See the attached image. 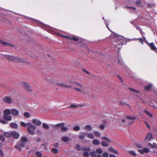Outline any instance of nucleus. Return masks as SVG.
Returning a JSON list of instances; mask_svg holds the SVG:
<instances>
[{"instance_id": "obj_1", "label": "nucleus", "mask_w": 157, "mask_h": 157, "mask_svg": "<svg viewBox=\"0 0 157 157\" xmlns=\"http://www.w3.org/2000/svg\"><path fill=\"white\" fill-rule=\"evenodd\" d=\"M125 41V38L123 36L116 33L115 34L114 40H113L112 43L117 47L118 45L120 46L123 44Z\"/></svg>"}, {"instance_id": "obj_2", "label": "nucleus", "mask_w": 157, "mask_h": 157, "mask_svg": "<svg viewBox=\"0 0 157 157\" xmlns=\"http://www.w3.org/2000/svg\"><path fill=\"white\" fill-rule=\"evenodd\" d=\"M5 57L6 58L8 59V60L12 61L14 62L24 63L25 62V59L12 56L6 55L5 56Z\"/></svg>"}, {"instance_id": "obj_3", "label": "nucleus", "mask_w": 157, "mask_h": 157, "mask_svg": "<svg viewBox=\"0 0 157 157\" xmlns=\"http://www.w3.org/2000/svg\"><path fill=\"white\" fill-rule=\"evenodd\" d=\"M3 117L4 119L8 121H10L12 119V117L10 115V109H5L3 111Z\"/></svg>"}, {"instance_id": "obj_4", "label": "nucleus", "mask_w": 157, "mask_h": 157, "mask_svg": "<svg viewBox=\"0 0 157 157\" xmlns=\"http://www.w3.org/2000/svg\"><path fill=\"white\" fill-rule=\"evenodd\" d=\"M28 131L29 133L31 135H33L35 133V129L36 128V126L33 125L30 123H27Z\"/></svg>"}, {"instance_id": "obj_5", "label": "nucleus", "mask_w": 157, "mask_h": 157, "mask_svg": "<svg viewBox=\"0 0 157 157\" xmlns=\"http://www.w3.org/2000/svg\"><path fill=\"white\" fill-rule=\"evenodd\" d=\"M28 140V138L25 136H24L21 138V140L18 142V144L22 147H24Z\"/></svg>"}, {"instance_id": "obj_6", "label": "nucleus", "mask_w": 157, "mask_h": 157, "mask_svg": "<svg viewBox=\"0 0 157 157\" xmlns=\"http://www.w3.org/2000/svg\"><path fill=\"white\" fill-rule=\"evenodd\" d=\"M22 84L24 88L27 90L29 92H31L32 91V88L29 83L24 82H22Z\"/></svg>"}, {"instance_id": "obj_7", "label": "nucleus", "mask_w": 157, "mask_h": 157, "mask_svg": "<svg viewBox=\"0 0 157 157\" xmlns=\"http://www.w3.org/2000/svg\"><path fill=\"white\" fill-rule=\"evenodd\" d=\"M10 113L12 114L13 115L17 116L18 115L19 113V111L16 109L14 108L10 109Z\"/></svg>"}, {"instance_id": "obj_8", "label": "nucleus", "mask_w": 157, "mask_h": 157, "mask_svg": "<svg viewBox=\"0 0 157 157\" xmlns=\"http://www.w3.org/2000/svg\"><path fill=\"white\" fill-rule=\"evenodd\" d=\"M0 43L4 46H9L14 47L15 46L11 44L10 43L6 42L0 40Z\"/></svg>"}, {"instance_id": "obj_9", "label": "nucleus", "mask_w": 157, "mask_h": 157, "mask_svg": "<svg viewBox=\"0 0 157 157\" xmlns=\"http://www.w3.org/2000/svg\"><path fill=\"white\" fill-rule=\"evenodd\" d=\"M148 44V46L151 48V49L157 53V49L154 44L153 43Z\"/></svg>"}, {"instance_id": "obj_10", "label": "nucleus", "mask_w": 157, "mask_h": 157, "mask_svg": "<svg viewBox=\"0 0 157 157\" xmlns=\"http://www.w3.org/2000/svg\"><path fill=\"white\" fill-rule=\"evenodd\" d=\"M12 136L15 139H18L20 136L19 133L16 131L12 132Z\"/></svg>"}, {"instance_id": "obj_11", "label": "nucleus", "mask_w": 157, "mask_h": 157, "mask_svg": "<svg viewBox=\"0 0 157 157\" xmlns=\"http://www.w3.org/2000/svg\"><path fill=\"white\" fill-rule=\"evenodd\" d=\"M138 151L142 154H144L145 152H148L149 151V149L146 147L144 148L143 149H139Z\"/></svg>"}, {"instance_id": "obj_12", "label": "nucleus", "mask_w": 157, "mask_h": 157, "mask_svg": "<svg viewBox=\"0 0 157 157\" xmlns=\"http://www.w3.org/2000/svg\"><path fill=\"white\" fill-rule=\"evenodd\" d=\"M32 121L33 123L37 125H40L41 124V121L38 119H33Z\"/></svg>"}, {"instance_id": "obj_13", "label": "nucleus", "mask_w": 157, "mask_h": 157, "mask_svg": "<svg viewBox=\"0 0 157 157\" xmlns=\"http://www.w3.org/2000/svg\"><path fill=\"white\" fill-rule=\"evenodd\" d=\"M85 105V104L83 103V104H76V105L75 104H72L71 105V107L72 108L78 107H83Z\"/></svg>"}, {"instance_id": "obj_14", "label": "nucleus", "mask_w": 157, "mask_h": 157, "mask_svg": "<svg viewBox=\"0 0 157 157\" xmlns=\"http://www.w3.org/2000/svg\"><path fill=\"white\" fill-rule=\"evenodd\" d=\"M152 139V134L150 132L148 133L145 137V139L149 141Z\"/></svg>"}, {"instance_id": "obj_15", "label": "nucleus", "mask_w": 157, "mask_h": 157, "mask_svg": "<svg viewBox=\"0 0 157 157\" xmlns=\"http://www.w3.org/2000/svg\"><path fill=\"white\" fill-rule=\"evenodd\" d=\"M65 125V124L64 123H60L59 124H57L55 125L53 124H51V125L52 126L54 127L55 128H56V127H62L63 126Z\"/></svg>"}, {"instance_id": "obj_16", "label": "nucleus", "mask_w": 157, "mask_h": 157, "mask_svg": "<svg viewBox=\"0 0 157 157\" xmlns=\"http://www.w3.org/2000/svg\"><path fill=\"white\" fill-rule=\"evenodd\" d=\"M4 101L7 103H11L12 99L10 97H6L3 98Z\"/></svg>"}, {"instance_id": "obj_17", "label": "nucleus", "mask_w": 157, "mask_h": 157, "mask_svg": "<svg viewBox=\"0 0 157 157\" xmlns=\"http://www.w3.org/2000/svg\"><path fill=\"white\" fill-rule=\"evenodd\" d=\"M148 146L152 148H157V144L155 143H153L152 144L151 143H148Z\"/></svg>"}, {"instance_id": "obj_18", "label": "nucleus", "mask_w": 157, "mask_h": 157, "mask_svg": "<svg viewBox=\"0 0 157 157\" xmlns=\"http://www.w3.org/2000/svg\"><path fill=\"white\" fill-rule=\"evenodd\" d=\"M117 60L118 61V63H121L122 64H123V63H122V59L121 56L119 55V54H118L117 56Z\"/></svg>"}, {"instance_id": "obj_19", "label": "nucleus", "mask_w": 157, "mask_h": 157, "mask_svg": "<svg viewBox=\"0 0 157 157\" xmlns=\"http://www.w3.org/2000/svg\"><path fill=\"white\" fill-rule=\"evenodd\" d=\"M3 135L4 136L7 137H10L12 136V132H5L4 133Z\"/></svg>"}, {"instance_id": "obj_20", "label": "nucleus", "mask_w": 157, "mask_h": 157, "mask_svg": "<svg viewBox=\"0 0 157 157\" xmlns=\"http://www.w3.org/2000/svg\"><path fill=\"white\" fill-rule=\"evenodd\" d=\"M86 135L88 136V134L86 132L83 133L79 135V137L80 139L82 140L84 138L85 136Z\"/></svg>"}, {"instance_id": "obj_21", "label": "nucleus", "mask_w": 157, "mask_h": 157, "mask_svg": "<svg viewBox=\"0 0 157 157\" xmlns=\"http://www.w3.org/2000/svg\"><path fill=\"white\" fill-rule=\"evenodd\" d=\"M138 39L139 40L140 42L142 44H143L144 42H147V43H148L145 37H144L143 38H139Z\"/></svg>"}, {"instance_id": "obj_22", "label": "nucleus", "mask_w": 157, "mask_h": 157, "mask_svg": "<svg viewBox=\"0 0 157 157\" xmlns=\"http://www.w3.org/2000/svg\"><path fill=\"white\" fill-rule=\"evenodd\" d=\"M10 127L13 128H17L18 127L17 125L15 123H11L10 124Z\"/></svg>"}, {"instance_id": "obj_23", "label": "nucleus", "mask_w": 157, "mask_h": 157, "mask_svg": "<svg viewBox=\"0 0 157 157\" xmlns=\"http://www.w3.org/2000/svg\"><path fill=\"white\" fill-rule=\"evenodd\" d=\"M109 150L111 152H113L116 154H119L118 151L117 150H116L115 149H114L112 147H110Z\"/></svg>"}, {"instance_id": "obj_24", "label": "nucleus", "mask_w": 157, "mask_h": 157, "mask_svg": "<svg viewBox=\"0 0 157 157\" xmlns=\"http://www.w3.org/2000/svg\"><path fill=\"white\" fill-rule=\"evenodd\" d=\"M93 144L95 145H97L99 144L100 143V141L97 139H94L93 140Z\"/></svg>"}, {"instance_id": "obj_25", "label": "nucleus", "mask_w": 157, "mask_h": 157, "mask_svg": "<svg viewBox=\"0 0 157 157\" xmlns=\"http://www.w3.org/2000/svg\"><path fill=\"white\" fill-rule=\"evenodd\" d=\"M152 86V84L151 83L147 85L145 87V89L146 90H149L151 88Z\"/></svg>"}, {"instance_id": "obj_26", "label": "nucleus", "mask_w": 157, "mask_h": 157, "mask_svg": "<svg viewBox=\"0 0 157 157\" xmlns=\"http://www.w3.org/2000/svg\"><path fill=\"white\" fill-rule=\"evenodd\" d=\"M62 140L64 142H67L69 140V138L67 136L63 137L62 139Z\"/></svg>"}, {"instance_id": "obj_27", "label": "nucleus", "mask_w": 157, "mask_h": 157, "mask_svg": "<svg viewBox=\"0 0 157 157\" xmlns=\"http://www.w3.org/2000/svg\"><path fill=\"white\" fill-rule=\"evenodd\" d=\"M21 146L20 145H19L18 144V142L17 143V144L15 146V148H16L17 149L20 150V151L21 150Z\"/></svg>"}, {"instance_id": "obj_28", "label": "nucleus", "mask_w": 157, "mask_h": 157, "mask_svg": "<svg viewBox=\"0 0 157 157\" xmlns=\"http://www.w3.org/2000/svg\"><path fill=\"white\" fill-rule=\"evenodd\" d=\"M103 19L104 20V22L106 25V27H107V28H108V29H109V30L111 32V31L110 30V29H109V27L108 22V21H107L105 20L104 19V17H103Z\"/></svg>"}, {"instance_id": "obj_29", "label": "nucleus", "mask_w": 157, "mask_h": 157, "mask_svg": "<svg viewBox=\"0 0 157 157\" xmlns=\"http://www.w3.org/2000/svg\"><path fill=\"white\" fill-rule=\"evenodd\" d=\"M51 151L54 154H57L58 152V149L55 148H52Z\"/></svg>"}, {"instance_id": "obj_30", "label": "nucleus", "mask_w": 157, "mask_h": 157, "mask_svg": "<svg viewBox=\"0 0 157 157\" xmlns=\"http://www.w3.org/2000/svg\"><path fill=\"white\" fill-rule=\"evenodd\" d=\"M94 134L95 136L98 137H99L101 136V134L98 131H95L94 132Z\"/></svg>"}, {"instance_id": "obj_31", "label": "nucleus", "mask_w": 157, "mask_h": 157, "mask_svg": "<svg viewBox=\"0 0 157 157\" xmlns=\"http://www.w3.org/2000/svg\"><path fill=\"white\" fill-rule=\"evenodd\" d=\"M35 153H36V155L38 157H42V153L40 151H36L35 152Z\"/></svg>"}, {"instance_id": "obj_32", "label": "nucleus", "mask_w": 157, "mask_h": 157, "mask_svg": "<svg viewBox=\"0 0 157 157\" xmlns=\"http://www.w3.org/2000/svg\"><path fill=\"white\" fill-rule=\"evenodd\" d=\"M0 122L3 124H7L8 122L6 120L3 119H0Z\"/></svg>"}, {"instance_id": "obj_33", "label": "nucleus", "mask_w": 157, "mask_h": 157, "mask_svg": "<svg viewBox=\"0 0 157 157\" xmlns=\"http://www.w3.org/2000/svg\"><path fill=\"white\" fill-rule=\"evenodd\" d=\"M90 154L93 157H96L97 155V152L95 151L90 152Z\"/></svg>"}, {"instance_id": "obj_34", "label": "nucleus", "mask_w": 157, "mask_h": 157, "mask_svg": "<svg viewBox=\"0 0 157 157\" xmlns=\"http://www.w3.org/2000/svg\"><path fill=\"white\" fill-rule=\"evenodd\" d=\"M133 2L136 5H140L141 3V1L140 0H136Z\"/></svg>"}, {"instance_id": "obj_35", "label": "nucleus", "mask_w": 157, "mask_h": 157, "mask_svg": "<svg viewBox=\"0 0 157 157\" xmlns=\"http://www.w3.org/2000/svg\"><path fill=\"white\" fill-rule=\"evenodd\" d=\"M101 144L103 146H108V143L105 141H102Z\"/></svg>"}, {"instance_id": "obj_36", "label": "nucleus", "mask_w": 157, "mask_h": 157, "mask_svg": "<svg viewBox=\"0 0 157 157\" xmlns=\"http://www.w3.org/2000/svg\"><path fill=\"white\" fill-rule=\"evenodd\" d=\"M61 36H63L64 38L67 39L71 40V36L66 35H60Z\"/></svg>"}, {"instance_id": "obj_37", "label": "nucleus", "mask_w": 157, "mask_h": 157, "mask_svg": "<svg viewBox=\"0 0 157 157\" xmlns=\"http://www.w3.org/2000/svg\"><path fill=\"white\" fill-rule=\"evenodd\" d=\"M75 148L78 151H80L81 150V147L78 144L76 145Z\"/></svg>"}, {"instance_id": "obj_38", "label": "nucleus", "mask_w": 157, "mask_h": 157, "mask_svg": "<svg viewBox=\"0 0 157 157\" xmlns=\"http://www.w3.org/2000/svg\"><path fill=\"white\" fill-rule=\"evenodd\" d=\"M43 128L46 129H48L49 128V126H48V125L44 123L43 124Z\"/></svg>"}, {"instance_id": "obj_39", "label": "nucleus", "mask_w": 157, "mask_h": 157, "mask_svg": "<svg viewBox=\"0 0 157 157\" xmlns=\"http://www.w3.org/2000/svg\"><path fill=\"white\" fill-rule=\"evenodd\" d=\"M73 128L74 130L75 131H78L80 130V127L78 126H75Z\"/></svg>"}, {"instance_id": "obj_40", "label": "nucleus", "mask_w": 157, "mask_h": 157, "mask_svg": "<svg viewBox=\"0 0 157 157\" xmlns=\"http://www.w3.org/2000/svg\"><path fill=\"white\" fill-rule=\"evenodd\" d=\"M71 40H74L75 41H77L79 39L78 38L75 36H71Z\"/></svg>"}, {"instance_id": "obj_41", "label": "nucleus", "mask_w": 157, "mask_h": 157, "mask_svg": "<svg viewBox=\"0 0 157 157\" xmlns=\"http://www.w3.org/2000/svg\"><path fill=\"white\" fill-rule=\"evenodd\" d=\"M21 125L24 127H26L27 126V124L23 122H21Z\"/></svg>"}, {"instance_id": "obj_42", "label": "nucleus", "mask_w": 157, "mask_h": 157, "mask_svg": "<svg viewBox=\"0 0 157 157\" xmlns=\"http://www.w3.org/2000/svg\"><path fill=\"white\" fill-rule=\"evenodd\" d=\"M127 118L129 119L130 120H134L136 119V117H132L130 116H127Z\"/></svg>"}, {"instance_id": "obj_43", "label": "nucleus", "mask_w": 157, "mask_h": 157, "mask_svg": "<svg viewBox=\"0 0 157 157\" xmlns=\"http://www.w3.org/2000/svg\"><path fill=\"white\" fill-rule=\"evenodd\" d=\"M120 104L123 106H129L128 104L125 102H121L120 103Z\"/></svg>"}, {"instance_id": "obj_44", "label": "nucleus", "mask_w": 157, "mask_h": 157, "mask_svg": "<svg viewBox=\"0 0 157 157\" xmlns=\"http://www.w3.org/2000/svg\"><path fill=\"white\" fill-rule=\"evenodd\" d=\"M96 151H97V152L98 153H100V154L102 152V149H101V148L97 149Z\"/></svg>"}, {"instance_id": "obj_45", "label": "nucleus", "mask_w": 157, "mask_h": 157, "mask_svg": "<svg viewBox=\"0 0 157 157\" xmlns=\"http://www.w3.org/2000/svg\"><path fill=\"white\" fill-rule=\"evenodd\" d=\"M103 157H108L109 154L106 152H104L102 154Z\"/></svg>"}, {"instance_id": "obj_46", "label": "nucleus", "mask_w": 157, "mask_h": 157, "mask_svg": "<svg viewBox=\"0 0 157 157\" xmlns=\"http://www.w3.org/2000/svg\"><path fill=\"white\" fill-rule=\"evenodd\" d=\"M24 115L27 117H30V114L28 112H25L24 113Z\"/></svg>"}, {"instance_id": "obj_47", "label": "nucleus", "mask_w": 157, "mask_h": 157, "mask_svg": "<svg viewBox=\"0 0 157 157\" xmlns=\"http://www.w3.org/2000/svg\"><path fill=\"white\" fill-rule=\"evenodd\" d=\"M129 153L132 155L134 156H136V154L135 151H131L129 152Z\"/></svg>"}, {"instance_id": "obj_48", "label": "nucleus", "mask_w": 157, "mask_h": 157, "mask_svg": "<svg viewBox=\"0 0 157 157\" xmlns=\"http://www.w3.org/2000/svg\"><path fill=\"white\" fill-rule=\"evenodd\" d=\"M126 7L128 9H129L133 10H136V8L133 6H127Z\"/></svg>"}, {"instance_id": "obj_49", "label": "nucleus", "mask_w": 157, "mask_h": 157, "mask_svg": "<svg viewBox=\"0 0 157 157\" xmlns=\"http://www.w3.org/2000/svg\"><path fill=\"white\" fill-rule=\"evenodd\" d=\"M56 84L59 86L64 87V84L63 83H57Z\"/></svg>"}, {"instance_id": "obj_50", "label": "nucleus", "mask_w": 157, "mask_h": 157, "mask_svg": "<svg viewBox=\"0 0 157 157\" xmlns=\"http://www.w3.org/2000/svg\"><path fill=\"white\" fill-rule=\"evenodd\" d=\"M144 112L146 113L148 115H149L151 117H152V115L148 111H147V110H145L144 111Z\"/></svg>"}, {"instance_id": "obj_51", "label": "nucleus", "mask_w": 157, "mask_h": 157, "mask_svg": "<svg viewBox=\"0 0 157 157\" xmlns=\"http://www.w3.org/2000/svg\"><path fill=\"white\" fill-rule=\"evenodd\" d=\"M0 154L1 157H3L4 154L2 151L1 148H0Z\"/></svg>"}, {"instance_id": "obj_52", "label": "nucleus", "mask_w": 157, "mask_h": 157, "mask_svg": "<svg viewBox=\"0 0 157 157\" xmlns=\"http://www.w3.org/2000/svg\"><path fill=\"white\" fill-rule=\"evenodd\" d=\"M135 26L136 29L139 30L140 32L142 30V29L140 27L136 25H135Z\"/></svg>"}, {"instance_id": "obj_53", "label": "nucleus", "mask_w": 157, "mask_h": 157, "mask_svg": "<svg viewBox=\"0 0 157 157\" xmlns=\"http://www.w3.org/2000/svg\"><path fill=\"white\" fill-rule=\"evenodd\" d=\"M105 128V125L104 124H102L100 126V128L101 129H104Z\"/></svg>"}, {"instance_id": "obj_54", "label": "nucleus", "mask_w": 157, "mask_h": 157, "mask_svg": "<svg viewBox=\"0 0 157 157\" xmlns=\"http://www.w3.org/2000/svg\"><path fill=\"white\" fill-rule=\"evenodd\" d=\"M68 130V128L67 127H63L62 128V130L63 131H66Z\"/></svg>"}, {"instance_id": "obj_55", "label": "nucleus", "mask_w": 157, "mask_h": 157, "mask_svg": "<svg viewBox=\"0 0 157 157\" xmlns=\"http://www.w3.org/2000/svg\"><path fill=\"white\" fill-rule=\"evenodd\" d=\"M89 137L91 139H93L94 138V136L92 133H89Z\"/></svg>"}, {"instance_id": "obj_56", "label": "nucleus", "mask_w": 157, "mask_h": 157, "mask_svg": "<svg viewBox=\"0 0 157 157\" xmlns=\"http://www.w3.org/2000/svg\"><path fill=\"white\" fill-rule=\"evenodd\" d=\"M0 139L2 141L4 140V137L3 135H1L0 136Z\"/></svg>"}, {"instance_id": "obj_57", "label": "nucleus", "mask_w": 157, "mask_h": 157, "mask_svg": "<svg viewBox=\"0 0 157 157\" xmlns=\"http://www.w3.org/2000/svg\"><path fill=\"white\" fill-rule=\"evenodd\" d=\"M145 124H146V126L148 128H150V125H149V124H148V123L146 121H145Z\"/></svg>"}, {"instance_id": "obj_58", "label": "nucleus", "mask_w": 157, "mask_h": 157, "mask_svg": "<svg viewBox=\"0 0 157 157\" xmlns=\"http://www.w3.org/2000/svg\"><path fill=\"white\" fill-rule=\"evenodd\" d=\"M102 139L104 140H106L107 141L109 142L110 141L109 140V139L106 137H102Z\"/></svg>"}, {"instance_id": "obj_59", "label": "nucleus", "mask_w": 157, "mask_h": 157, "mask_svg": "<svg viewBox=\"0 0 157 157\" xmlns=\"http://www.w3.org/2000/svg\"><path fill=\"white\" fill-rule=\"evenodd\" d=\"M83 155L84 156H87L88 155V152L86 151L84 152Z\"/></svg>"}, {"instance_id": "obj_60", "label": "nucleus", "mask_w": 157, "mask_h": 157, "mask_svg": "<svg viewBox=\"0 0 157 157\" xmlns=\"http://www.w3.org/2000/svg\"><path fill=\"white\" fill-rule=\"evenodd\" d=\"M64 87H65L67 88H69L71 87V85H68L66 84H65L64 86Z\"/></svg>"}, {"instance_id": "obj_61", "label": "nucleus", "mask_w": 157, "mask_h": 157, "mask_svg": "<svg viewBox=\"0 0 157 157\" xmlns=\"http://www.w3.org/2000/svg\"><path fill=\"white\" fill-rule=\"evenodd\" d=\"M75 83H76V84L77 85H78L82 87L83 88H84V87L82 86V85L80 83H78L76 82H75Z\"/></svg>"}, {"instance_id": "obj_62", "label": "nucleus", "mask_w": 157, "mask_h": 157, "mask_svg": "<svg viewBox=\"0 0 157 157\" xmlns=\"http://www.w3.org/2000/svg\"><path fill=\"white\" fill-rule=\"evenodd\" d=\"M55 147H57L59 146V144L58 143H56L55 144L53 145Z\"/></svg>"}, {"instance_id": "obj_63", "label": "nucleus", "mask_w": 157, "mask_h": 157, "mask_svg": "<svg viewBox=\"0 0 157 157\" xmlns=\"http://www.w3.org/2000/svg\"><path fill=\"white\" fill-rule=\"evenodd\" d=\"M136 145V146L138 147H139V148H141L142 147V146L140 144H137Z\"/></svg>"}, {"instance_id": "obj_64", "label": "nucleus", "mask_w": 157, "mask_h": 157, "mask_svg": "<svg viewBox=\"0 0 157 157\" xmlns=\"http://www.w3.org/2000/svg\"><path fill=\"white\" fill-rule=\"evenodd\" d=\"M109 157H116V156L114 155L110 154L109 156Z\"/></svg>"}]
</instances>
